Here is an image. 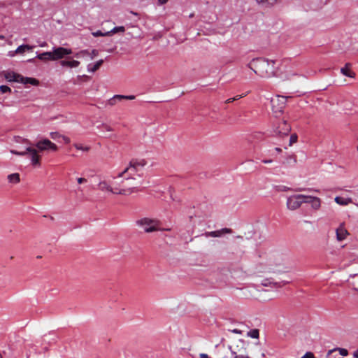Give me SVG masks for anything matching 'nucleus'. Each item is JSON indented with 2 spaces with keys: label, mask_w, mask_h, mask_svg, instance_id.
I'll list each match as a JSON object with an SVG mask.
<instances>
[{
  "label": "nucleus",
  "mask_w": 358,
  "mask_h": 358,
  "mask_svg": "<svg viewBox=\"0 0 358 358\" xmlns=\"http://www.w3.org/2000/svg\"><path fill=\"white\" fill-rule=\"evenodd\" d=\"M265 266L269 272L273 273H285L289 270V267L285 265L284 259L280 255H271L266 261Z\"/></svg>",
  "instance_id": "obj_3"
},
{
  "label": "nucleus",
  "mask_w": 358,
  "mask_h": 358,
  "mask_svg": "<svg viewBox=\"0 0 358 358\" xmlns=\"http://www.w3.org/2000/svg\"><path fill=\"white\" fill-rule=\"evenodd\" d=\"M248 336L252 338H259V330L258 329H252L248 332Z\"/></svg>",
  "instance_id": "obj_27"
},
{
  "label": "nucleus",
  "mask_w": 358,
  "mask_h": 358,
  "mask_svg": "<svg viewBox=\"0 0 358 358\" xmlns=\"http://www.w3.org/2000/svg\"><path fill=\"white\" fill-rule=\"evenodd\" d=\"M99 55V52L97 50H92L90 52L88 50H83L80 52L75 54V57L77 58L83 57L85 56H89L90 59H94Z\"/></svg>",
  "instance_id": "obj_16"
},
{
  "label": "nucleus",
  "mask_w": 358,
  "mask_h": 358,
  "mask_svg": "<svg viewBox=\"0 0 358 358\" xmlns=\"http://www.w3.org/2000/svg\"><path fill=\"white\" fill-rule=\"evenodd\" d=\"M62 140L64 141V142L66 144L69 143L71 142V140L69 137L66 136H63L62 135Z\"/></svg>",
  "instance_id": "obj_36"
},
{
  "label": "nucleus",
  "mask_w": 358,
  "mask_h": 358,
  "mask_svg": "<svg viewBox=\"0 0 358 358\" xmlns=\"http://www.w3.org/2000/svg\"><path fill=\"white\" fill-rule=\"evenodd\" d=\"M99 190L102 192L108 193V194H119V187H113L110 185V182L106 179H103L99 181L97 185Z\"/></svg>",
  "instance_id": "obj_9"
},
{
  "label": "nucleus",
  "mask_w": 358,
  "mask_h": 358,
  "mask_svg": "<svg viewBox=\"0 0 358 358\" xmlns=\"http://www.w3.org/2000/svg\"><path fill=\"white\" fill-rule=\"evenodd\" d=\"M0 358H1V357H0Z\"/></svg>",
  "instance_id": "obj_55"
},
{
  "label": "nucleus",
  "mask_w": 358,
  "mask_h": 358,
  "mask_svg": "<svg viewBox=\"0 0 358 358\" xmlns=\"http://www.w3.org/2000/svg\"><path fill=\"white\" fill-rule=\"evenodd\" d=\"M33 61H34V59H30L28 60V62H31Z\"/></svg>",
  "instance_id": "obj_52"
},
{
  "label": "nucleus",
  "mask_w": 358,
  "mask_h": 358,
  "mask_svg": "<svg viewBox=\"0 0 358 358\" xmlns=\"http://www.w3.org/2000/svg\"><path fill=\"white\" fill-rule=\"evenodd\" d=\"M297 140H298V136H297L296 134H292L289 138V145L292 146L294 143L297 142Z\"/></svg>",
  "instance_id": "obj_29"
},
{
  "label": "nucleus",
  "mask_w": 358,
  "mask_h": 358,
  "mask_svg": "<svg viewBox=\"0 0 358 358\" xmlns=\"http://www.w3.org/2000/svg\"><path fill=\"white\" fill-rule=\"evenodd\" d=\"M303 203H310L313 209L317 210H319L321 206V200L320 198L303 194Z\"/></svg>",
  "instance_id": "obj_12"
},
{
  "label": "nucleus",
  "mask_w": 358,
  "mask_h": 358,
  "mask_svg": "<svg viewBox=\"0 0 358 358\" xmlns=\"http://www.w3.org/2000/svg\"><path fill=\"white\" fill-rule=\"evenodd\" d=\"M237 238H243V237L241 236H238Z\"/></svg>",
  "instance_id": "obj_53"
},
{
  "label": "nucleus",
  "mask_w": 358,
  "mask_h": 358,
  "mask_svg": "<svg viewBox=\"0 0 358 358\" xmlns=\"http://www.w3.org/2000/svg\"><path fill=\"white\" fill-rule=\"evenodd\" d=\"M353 357L355 358H358V348L354 352Z\"/></svg>",
  "instance_id": "obj_45"
},
{
  "label": "nucleus",
  "mask_w": 358,
  "mask_h": 358,
  "mask_svg": "<svg viewBox=\"0 0 358 358\" xmlns=\"http://www.w3.org/2000/svg\"><path fill=\"white\" fill-rule=\"evenodd\" d=\"M39 150L35 147H27L24 151L17 152L16 150H11L10 152L19 156H25L29 155L31 159V163L33 166H40L41 165V155L38 154Z\"/></svg>",
  "instance_id": "obj_5"
},
{
  "label": "nucleus",
  "mask_w": 358,
  "mask_h": 358,
  "mask_svg": "<svg viewBox=\"0 0 358 358\" xmlns=\"http://www.w3.org/2000/svg\"><path fill=\"white\" fill-rule=\"evenodd\" d=\"M0 91L2 93H6V92H10L11 90H10V88L9 87H8L6 85H1L0 86Z\"/></svg>",
  "instance_id": "obj_31"
},
{
  "label": "nucleus",
  "mask_w": 358,
  "mask_h": 358,
  "mask_svg": "<svg viewBox=\"0 0 358 358\" xmlns=\"http://www.w3.org/2000/svg\"><path fill=\"white\" fill-rule=\"evenodd\" d=\"M241 97H243V96L240 95V96H236L234 98L235 99V100H238V99H241Z\"/></svg>",
  "instance_id": "obj_49"
},
{
  "label": "nucleus",
  "mask_w": 358,
  "mask_h": 358,
  "mask_svg": "<svg viewBox=\"0 0 358 358\" xmlns=\"http://www.w3.org/2000/svg\"><path fill=\"white\" fill-rule=\"evenodd\" d=\"M289 96L277 95L271 101L273 113L277 116L282 113Z\"/></svg>",
  "instance_id": "obj_7"
},
{
  "label": "nucleus",
  "mask_w": 358,
  "mask_h": 358,
  "mask_svg": "<svg viewBox=\"0 0 358 358\" xmlns=\"http://www.w3.org/2000/svg\"><path fill=\"white\" fill-rule=\"evenodd\" d=\"M15 55H17V54L15 52V51H10V52H8V55H9L10 57H14Z\"/></svg>",
  "instance_id": "obj_46"
},
{
  "label": "nucleus",
  "mask_w": 358,
  "mask_h": 358,
  "mask_svg": "<svg viewBox=\"0 0 358 358\" xmlns=\"http://www.w3.org/2000/svg\"><path fill=\"white\" fill-rule=\"evenodd\" d=\"M232 332L235 333V334H241V330H238L237 329H233L232 330Z\"/></svg>",
  "instance_id": "obj_44"
},
{
  "label": "nucleus",
  "mask_w": 358,
  "mask_h": 358,
  "mask_svg": "<svg viewBox=\"0 0 358 358\" xmlns=\"http://www.w3.org/2000/svg\"><path fill=\"white\" fill-rule=\"evenodd\" d=\"M232 230L229 228H222L220 230L207 231L203 235L206 237H220L226 234H231Z\"/></svg>",
  "instance_id": "obj_14"
},
{
  "label": "nucleus",
  "mask_w": 358,
  "mask_h": 358,
  "mask_svg": "<svg viewBox=\"0 0 358 358\" xmlns=\"http://www.w3.org/2000/svg\"><path fill=\"white\" fill-rule=\"evenodd\" d=\"M103 127H104L105 129L108 131H113V129L108 125L105 124V125H103Z\"/></svg>",
  "instance_id": "obj_41"
},
{
  "label": "nucleus",
  "mask_w": 358,
  "mask_h": 358,
  "mask_svg": "<svg viewBox=\"0 0 358 358\" xmlns=\"http://www.w3.org/2000/svg\"><path fill=\"white\" fill-rule=\"evenodd\" d=\"M263 163L264 164H271L273 162V160L271 159H264L262 161Z\"/></svg>",
  "instance_id": "obj_42"
},
{
  "label": "nucleus",
  "mask_w": 358,
  "mask_h": 358,
  "mask_svg": "<svg viewBox=\"0 0 358 358\" xmlns=\"http://www.w3.org/2000/svg\"><path fill=\"white\" fill-rule=\"evenodd\" d=\"M303 194H296L289 196L287 199L286 206L289 210H296L299 209L303 203Z\"/></svg>",
  "instance_id": "obj_8"
},
{
  "label": "nucleus",
  "mask_w": 358,
  "mask_h": 358,
  "mask_svg": "<svg viewBox=\"0 0 358 358\" xmlns=\"http://www.w3.org/2000/svg\"><path fill=\"white\" fill-rule=\"evenodd\" d=\"M72 50L70 48H66L63 47H58L53 48L51 52H45L43 53L38 54L36 57L41 61H49V60H59L64 58L66 55H71Z\"/></svg>",
  "instance_id": "obj_4"
},
{
  "label": "nucleus",
  "mask_w": 358,
  "mask_h": 358,
  "mask_svg": "<svg viewBox=\"0 0 358 358\" xmlns=\"http://www.w3.org/2000/svg\"><path fill=\"white\" fill-rule=\"evenodd\" d=\"M336 239L338 241H342L347 238V236L349 235V233L345 227L344 223L340 224L339 227L336 230Z\"/></svg>",
  "instance_id": "obj_13"
},
{
  "label": "nucleus",
  "mask_w": 358,
  "mask_h": 358,
  "mask_svg": "<svg viewBox=\"0 0 358 358\" xmlns=\"http://www.w3.org/2000/svg\"><path fill=\"white\" fill-rule=\"evenodd\" d=\"M301 358H315L313 354L310 352H306Z\"/></svg>",
  "instance_id": "obj_35"
},
{
  "label": "nucleus",
  "mask_w": 358,
  "mask_h": 358,
  "mask_svg": "<svg viewBox=\"0 0 358 358\" xmlns=\"http://www.w3.org/2000/svg\"><path fill=\"white\" fill-rule=\"evenodd\" d=\"M288 283H289V281H282V282H278L269 281L268 283L267 282H263L262 285H264V286L271 285V286H273V287H281L285 286V285H287Z\"/></svg>",
  "instance_id": "obj_23"
},
{
  "label": "nucleus",
  "mask_w": 358,
  "mask_h": 358,
  "mask_svg": "<svg viewBox=\"0 0 358 358\" xmlns=\"http://www.w3.org/2000/svg\"><path fill=\"white\" fill-rule=\"evenodd\" d=\"M77 181L79 184H82V183H84V182H87V179L84 178H78L77 179Z\"/></svg>",
  "instance_id": "obj_38"
},
{
  "label": "nucleus",
  "mask_w": 358,
  "mask_h": 358,
  "mask_svg": "<svg viewBox=\"0 0 358 358\" xmlns=\"http://www.w3.org/2000/svg\"><path fill=\"white\" fill-rule=\"evenodd\" d=\"M8 180L9 182L17 184L20 182V175L19 173H12L8 176Z\"/></svg>",
  "instance_id": "obj_24"
},
{
  "label": "nucleus",
  "mask_w": 358,
  "mask_h": 358,
  "mask_svg": "<svg viewBox=\"0 0 358 358\" xmlns=\"http://www.w3.org/2000/svg\"><path fill=\"white\" fill-rule=\"evenodd\" d=\"M338 350L340 355L342 356H347L348 355V351L345 348H337L334 350Z\"/></svg>",
  "instance_id": "obj_33"
},
{
  "label": "nucleus",
  "mask_w": 358,
  "mask_h": 358,
  "mask_svg": "<svg viewBox=\"0 0 358 358\" xmlns=\"http://www.w3.org/2000/svg\"><path fill=\"white\" fill-rule=\"evenodd\" d=\"M351 64L349 63H347L344 67H343L341 69V72L343 75L350 77V78H355V73L352 71L350 69Z\"/></svg>",
  "instance_id": "obj_20"
},
{
  "label": "nucleus",
  "mask_w": 358,
  "mask_h": 358,
  "mask_svg": "<svg viewBox=\"0 0 358 358\" xmlns=\"http://www.w3.org/2000/svg\"><path fill=\"white\" fill-rule=\"evenodd\" d=\"M335 201L336 203L341 205V206H346L349 204L351 202L350 199H346L341 196H336L335 198Z\"/></svg>",
  "instance_id": "obj_25"
},
{
  "label": "nucleus",
  "mask_w": 358,
  "mask_h": 358,
  "mask_svg": "<svg viewBox=\"0 0 358 358\" xmlns=\"http://www.w3.org/2000/svg\"><path fill=\"white\" fill-rule=\"evenodd\" d=\"M92 34L95 36V37H97V36H110V34H106V32H102L101 31H94V32H92Z\"/></svg>",
  "instance_id": "obj_30"
},
{
  "label": "nucleus",
  "mask_w": 358,
  "mask_h": 358,
  "mask_svg": "<svg viewBox=\"0 0 358 358\" xmlns=\"http://www.w3.org/2000/svg\"><path fill=\"white\" fill-rule=\"evenodd\" d=\"M259 4L266 2L267 0H255Z\"/></svg>",
  "instance_id": "obj_47"
},
{
  "label": "nucleus",
  "mask_w": 358,
  "mask_h": 358,
  "mask_svg": "<svg viewBox=\"0 0 358 358\" xmlns=\"http://www.w3.org/2000/svg\"><path fill=\"white\" fill-rule=\"evenodd\" d=\"M34 146L39 150V152H43L46 150H57V145L47 138L38 141L34 145Z\"/></svg>",
  "instance_id": "obj_10"
},
{
  "label": "nucleus",
  "mask_w": 358,
  "mask_h": 358,
  "mask_svg": "<svg viewBox=\"0 0 358 358\" xmlns=\"http://www.w3.org/2000/svg\"><path fill=\"white\" fill-rule=\"evenodd\" d=\"M20 80H19L20 83L22 84H30L31 85H38L39 84V81L34 78H29V77H24L22 76V78H20Z\"/></svg>",
  "instance_id": "obj_18"
},
{
  "label": "nucleus",
  "mask_w": 358,
  "mask_h": 358,
  "mask_svg": "<svg viewBox=\"0 0 358 358\" xmlns=\"http://www.w3.org/2000/svg\"><path fill=\"white\" fill-rule=\"evenodd\" d=\"M73 146L75 147L76 149L78 150H82V151H85V152H87L90 150V147L88 146H83L80 144H78V143H75L73 145Z\"/></svg>",
  "instance_id": "obj_28"
},
{
  "label": "nucleus",
  "mask_w": 358,
  "mask_h": 358,
  "mask_svg": "<svg viewBox=\"0 0 358 358\" xmlns=\"http://www.w3.org/2000/svg\"><path fill=\"white\" fill-rule=\"evenodd\" d=\"M159 5H164L168 2L169 0H157Z\"/></svg>",
  "instance_id": "obj_39"
},
{
  "label": "nucleus",
  "mask_w": 358,
  "mask_h": 358,
  "mask_svg": "<svg viewBox=\"0 0 358 358\" xmlns=\"http://www.w3.org/2000/svg\"><path fill=\"white\" fill-rule=\"evenodd\" d=\"M357 151H358V146H357Z\"/></svg>",
  "instance_id": "obj_54"
},
{
  "label": "nucleus",
  "mask_w": 358,
  "mask_h": 358,
  "mask_svg": "<svg viewBox=\"0 0 358 358\" xmlns=\"http://www.w3.org/2000/svg\"><path fill=\"white\" fill-rule=\"evenodd\" d=\"M47 45H48V44L45 41H43V42L39 43L40 47H46Z\"/></svg>",
  "instance_id": "obj_43"
},
{
  "label": "nucleus",
  "mask_w": 358,
  "mask_h": 358,
  "mask_svg": "<svg viewBox=\"0 0 358 358\" xmlns=\"http://www.w3.org/2000/svg\"><path fill=\"white\" fill-rule=\"evenodd\" d=\"M134 98H135V96L133 95H131V96L115 95L113 98H111L108 101V104L110 106H114L116 104L117 101H121L122 99L133 100V99H134Z\"/></svg>",
  "instance_id": "obj_17"
},
{
  "label": "nucleus",
  "mask_w": 358,
  "mask_h": 358,
  "mask_svg": "<svg viewBox=\"0 0 358 358\" xmlns=\"http://www.w3.org/2000/svg\"><path fill=\"white\" fill-rule=\"evenodd\" d=\"M34 46L27 45V44H23L17 48V49L15 50V52L18 55H22L27 51H31L34 49Z\"/></svg>",
  "instance_id": "obj_19"
},
{
  "label": "nucleus",
  "mask_w": 358,
  "mask_h": 358,
  "mask_svg": "<svg viewBox=\"0 0 358 358\" xmlns=\"http://www.w3.org/2000/svg\"><path fill=\"white\" fill-rule=\"evenodd\" d=\"M50 135L51 138L54 140H56L62 137V135L58 132H51Z\"/></svg>",
  "instance_id": "obj_32"
},
{
  "label": "nucleus",
  "mask_w": 358,
  "mask_h": 358,
  "mask_svg": "<svg viewBox=\"0 0 358 358\" xmlns=\"http://www.w3.org/2000/svg\"><path fill=\"white\" fill-rule=\"evenodd\" d=\"M266 2H268L271 6H273L277 2V0H267Z\"/></svg>",
  "instance_id": "obj_40"
},
{
  "label": "nucleus",
  "mask_w": 358,
  "mask_h": 358,
  "mask_svg": "<svg viewBox=\"0 0 358 358\" xmlns=\"http://www.w3.org/2000/svg\"><path fill=\"white\" fill-rule=\"evenodd\" d=\"M292 76H300L297 73H292V72H287L285 78L288 80H290L292 78Z\"/></svg>",
  "instance_id": "obj_34"
},
{
  "label": "nucleus",
  "mask_w": 358,
  "mask_h": 358,
  "mask_svg": "<svg viewBox=\"0 0 358 358\" xmlns=\"http://www.w3.org/2000/svg\"><path fill=\"white\" fill-rule=\"evenodd\" d=\"M275 150H276L278 152H282V150H281L280 148H275Z\"/></svg>",
  "instance_id": "obj_50"
},
{
  "label": "nucleus",
  "mask_w": 358,
  "mask_h": 358,
  "mask_svg": "<svg viewBox=\"0 0 358 358\" xmlns=\"http://www.w3.org/2000/svg\"><path fill=\"white\" fill-rule=\"evenodd\" d=\"M59 64L62 67H68L70 69H73L78 67L80 63L78 60H75L71 57H68L65 59L61 60Z\"/></svg>",
  "instance_id": "obj_15"
},
{
  "label": "nucleus",
  "mask_w": 358,
  "mask_h": 358,
  "mask_svg": "<svg viewBox=\"0 0 358 358\" xmlns=\"http://www.w3.org/2000/svg\"><path fill=\"white\" fill-rule=\"evenodd\" d=\"M103 63V60L100 59V60L97 61L94 64H89L87 67V71L91 72V73H94V72L96 71L100 68V66L102 65Z\"/></svg>",
  "instance_id": "obj_21"
},
{
  "label": "nucleus",
  "mask_w": 358,
  "mask_h": 358,
  "mask_svg": "<svg viewBox=\"0 0 358 358\" xmlns=\"http://www.w3.org/2000/svg\"><path fill=\"white\" fill-rule=\"evenodd\" d=\"M136 225L143 228L146 233H151L159 230V221L148 217H143L136 221Z\"/></svg>",
  "instance_id": "obj_6"
},
{
  "label": "nucleus",
  "mask_w": 358,
  "mask_h": 358,
  "mask_svg": "<svg viewBox=\"0 0 358 358\" xmlns=\"http://www.w3.org/2000/svg\"><path fill=\"white\" fill-rule=\"evenodd\" d=\"M125 31V28L123 26H119V27H114L113 29H111L110 31H106V34H110V36L117 33V32H121V33H123Z\"/></svg>",
  "instance_id": "obj_26"
},
{
  "label": "nucleus",
  "mask_w": 358,
  "mask_h": 358,
  "mask_svg": "<svg viewBox=\"0 0 358 358\" xmlns=\"http://www.w3.org/2000/svg\"><path fill=\"white\" fill-rule=\"evenodd\" d=\"M275 61L264 57L252 59L247 66L262 78H271L276 76Z\"/></svg>",
  "instance_id": "obj_2"
},
{
  "label": "nucleus",
  "mask_w": 358,
  "mask_h": 358,
  "mask_svg": "<svg viewBox=\"0 0 358 358\" xmlns=\"http://www.w3.org/2000/svg\"><path fill=\"white\" fill-rule=\"evenodd\" d=\"M20 78H22V76L20 75V74L15 73L14 72L8 73L6 75V78L8 81H13V82H16V83H20V81H19V80H20Z\"/></svg>",
  "instance_id": "obj_22"
},
{
  "label": "nucleus",
  "mask_w": 358,
  "mask_h": 358,
  "mask_svg": "<svg viewBox=\"0 0 358 358\" xmlns=\"http://www.w3.org/2000/svg\"><path fill=\"white\" fill-rule=\"evenodd\" d=\"M194 358H210L207 354L205 353H201L198 357H196Z\"/></svg>",
  "instance_id": "obj_37"
},
{
  "label": "nucleus",
  "mask_w": 358,
  "mask_h": 358,
  "mask_svg": "<svg viewBox=\"0 0 358 358\" xmlns=\"http://www.w3.org/2000/svg\"><path fill=\"white\" fill-rule=\"evenodd\" d=\"M234 101H235V99H234V98H230V99H227V100L226 101V103H229L233 102Z\"/></svg>",
  "instance_id": "obj_48"
},
{
  "label": "nucleus",
  "mask_w": 358,
  "mask_h": 358,
  "mask_svg": "<svg viewBox=\"0 0 358 358\" xmlns=\"http://www.w3.org/2000/svg\"><path fill=\"white\" fill-rule=\"evenodd\" d=\"M4 38H5L4 36L0 35V39H4Z\"/></svg>",
  "instance_id": "obj_51"
},
{
  "label": "nucleus",
  "mask_w": 358,
  "mask_h": 358,
  "mask_svg": "<svg viewBox=\"0 0 358 358\" xmlns=\"http://www.w3.org/2000/svg\"><path fill=\"white\" fill-rule=\"evenodd\" d=\"M146 165L147 161L145 159H133L128 166L117 174V178L122 179L119 194L129 196L141 191L143 183L142 172Z\"/></svg>",
  "instance_id": "obj_1"
},
{
  "label": "nucleus",
  "mask_w": 358,
  "mask_h": 358,
  "mask_svg": "<svg viewBox=\"0 0 358 358\" xmlns=\"http://www.w3.org/2000/svg\"><path fill=\"white\" fill-rule=\"evenodd\" d=\"M291 130L290 125L285 120H282L275 129L276 134L283 136H287Z\"/></svg>",
  "instance_id": "obj_11"
}]
</instances>
